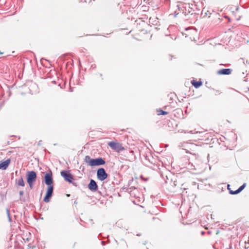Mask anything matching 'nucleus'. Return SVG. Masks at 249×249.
<instances>
[{
    "mask_svg": "<svg viewBox=\"0 0 249 249\" xmlns=\"http://www.w3.org/2000/svg\"><path fill=\"white\" fill-rule=\"evenodd\" d=\"M6 211L7 216L8 219V221L9 222H12V218L10 216V210L9 209L7 208L6 210Z\"/></svg>",
    "mask_w": 249,
    "mask_h": 249,
    "instance_id": "17",
    "label": "nucleus"
},
{
    "mask_svg": "<svg viewBox=\"0 0 249 249\" xmlns=\"http://www.w3.org/2000/svg\"><path fill=\"white\" fill-rule=\"evenodd\" d=\"M196 147V145L193 143H186L183 145L182 149L185 150L187 153L192 154L190 150Z\"/></svg>",
    "mask_w": 249,
    "mask_h": 249,
    "instance_id": "10",
    "label": "nucleus"
},
{
    "mask_svg": "<svg viewBox=\"0 0 249 249\" xmlns=\"http://www.w3.org/2000/svg\"><path fill=\"white\" fill-rule=\"evenodd\" d=\"M171 185L173 187H176L177 185V181L176 179L175 180H173V179H171Z\"/></svg>",
    "mask_w": 249,
    "mask_h": 249,
    "instance_id": "20",
    "label": "nucleus"
},
{
    "mask_svg": "<svg viewBox=\"0 0 249 249\" xmlns=\"http://www.w3.org/2000/svg\"><path fill=\"white\" fill-rule=\"evenodd\" d=\"M27 181L31 189L33 188V183L36 180L37 176L35 171H28L26 174Z\"/></svg>",
    "mask_w": 249,
    "mask_h": 249,
    "instance_id": "2",
    "label": "nucleus"
},
{
    "mask_svg": "<svg viewBox=\"0 0 249 249\" xmlns=\"http://www.w3.org/2000/svg\"><path fill=\"white\" fill-rule=\"evenodd\" d=\"M241 191L239 189H237L236 190L233 191H230V194L231 195H236L239 193H240Z\"/></svg>",
    "mask_w": 249,
    "mask_h": 249,
    "instance_id": "19",
    "label": "nucleus"
},
{
    "mask_svg": "<svg viewBox=\"0 0 249 249\" xmlns=\"http://www.w3.org/2000/svg\"><path fill=\"white\" fill-rule=\"evenodd\" d=\"M61 175L63 177L65 180L69 183H72L73 180V176L69 171L63 170L60 173Z\"/></svg>",
    "mask_w": 249,
    "mask_h": 249,
    "instance_id": "6",
    "label": "nucleus"
},
{
    "mask_svg": "<svg viewBox=\"0 0 249 249\" xmlns=\"http://www.w3.org/2000/svg\"><path fill=\"white\" fill-rule=\"evenodd\" d=\"M74 204H77V202L76 201H75Z\"/></svg>",
    "mask_w": 249,
    "mask_h": 249,
    "instance_id": "31",
    "label": "nucleus"
},
{
    "mask_svg": "<svg viewBox=\"0 0 249 249\" xmlns=\"http://www.w3.org/2000/svg\"><path fill=\"white\" fill-rule=\"evenodd\" d=\"M152 20H153V19H152L151 18H150L149 21L151 22Z\"/></svg>",
    "mask_w": 249,
    "mask_h": 249,
    "instance_id": "28",
    "label": "nucleus"
},
{
    "mask_svg": "<svg viewBox=\"0 0 249 249\" xmlns=\"http://www.w3.org/2000/svg\"><path fill=\"white\" fill-rule=\"evenodd\" d=\"M19 195L20 196V197L19 198V199L21 201L25 202V199L24 197H21L22 196H23L24 194V192L23 191H20L19 192Z\"/></svg>",
    "mask_w": 249,
    "mask_h": 249,
    "instance_id": "18",
    "label": "nucleus"
},
{
    "mask_svg": "<svg viewBox=\"0 0 249 249\" xmlns=\"http://www.w3.org/2000/svg\"><path fill=\"white\" fill-rule=\"evenodd\" d=\"M108 177V174L104 168H100L97 171V178L100 181L105 180Z\"/></svg>",
    "mask_w": 249,
    "mask_h": 249,
    "instance_id": "4",
    "label": "nucleus"
},
{
    "mask_svg": "<svg viewBox=\"0 0 249 249\" xmlns=\"http://www.w3.org/2000/svg\"><path fill=\"white\" fill-rule=\"evenodd\" d=\"M53 186H48L45 196L44 198V201L46 203L50 202V199L53 196Z\"/></svg>",
    "mask_w": 249,
    "mask_h": 249,
    "instance_id": "5",
    "label": "nucleus"
},
{
    "mask_svg": "<svg viewBox=\"0 0 249 249\" xmlns=\"http://www.w3.org/2000/svg\"><path fill=\"white\" fill-rule=\"evenodd\" d=\"M17 183L19 186H24L25 185V183H24V181L23 180L22 177H20L18 179Z\"/></svg>",
    "mask_w": 249,
    "mask_h": 249,
    "instance_id": "16",
    "label": "nucleus"
},
{
    "mask_svg": "<svg viewBox=\"0 0 249 249\" xmlns=\"http://www.w3.org/2000/svg\"><path fill=\"white\" fill-rule=\"evenodd\" d=\"M201 234H204V231H202V232H201Z\"/></svg>",
    "mask_w": 249,
    "mask_h": 249,
    "instance_id": "30",
    "label": "nucleus"
},
{
    "mask_svg": "<svg viewBox=\"0 0 249 249\" xmlns=\"http://www.w3.org/2000/svg\"><path fill=\"white\" fill-rule=\"evenodd\" d=\"M136 235L138 236H140L141 235V234H140V233H138V234H137Z\"/></svg>",
    "mask_w": 249,
    "mask_h": 249,
    "instance_id": "26",
    "label": "nucleus"
},
{
    "mask_svg": "<svg viewBox=\"0 0 249 249\" xmlns=\"http://www.w3.org/2000/svg\"><path fill=\"white\" fill-rule=\"evenodd\" d=\"M238 9H239L238 7H236V11L238 10Z\"/></svg>",
    "mask_w": 249,
    "mask_h": 249,
    "instance_id": "29",
    "label": "nucleus"
},
{
    "mask_svg": "<svg viewBox=\"0 0 249 249\" xmlns=\"http://www.w3.org/2000/svg\"><path fill=\"white\" fill-rule=\"evenodd\" d=\"M44 181L45 184L48 185V186H53L52 185L53 183V179L52 177V173L51 171H50V173H47L44 176Z\"/></svg>",
    "mask_w": 249,
    "mask_h": 249,
    "instance_id": "7",
    "label": "nucleus"
},
{
    "mask_svg": "<svg viewBox=\"0 0 249 249\" xmlns=\"http://www.w3.org/2000/svg\"><path fill=\"white\" fill-rule=\"evenodd\" d=\"M191 83L193 85V86H194L196 88H199L202 84V83L201 81H196L194 80L191 81Z\"/></svg>",
    "mask_w": 249,
    "mask_h": 249,
    "instance_id": "14",
    "label": "nucleus"
},
{
    "mask_svg": "<svg viewBox=\"0 0 249 249\" xmlns=\"http://www.w3.org/2000/svg\"><path fill=\"white\" fill-rule=\"evenodd\" d=\"M127 192L129 193L131 196L134 197H139L140 192L138 188L131 187L127 189Z\"/></svg>",
    "mask_w": 249,
    "mask_h": 249,
    "instance_id": "8",
    "label": "nucleus"
},
{
    "mask_svg": "<svg viewBox=\"0 0 249 249\" xmlns=\"http://www.w3.org/2000/svg\"><path fill=\"white\" fill-rule=\"evenodd\" d=\"M119 223H120V222H119V221H118V222L116 223V225H119Z\"/></svg>",
    "mask_w": 249,
    "mask_h": 249,
    "instance_id": "27",
    "label": "nucleus"
},
{
    "mask_svg": "<svg viewBox=\"0 0 249 249\" xmlns=\"http://www.w3.org/2000/svg\"><path fill=\"white\" fill-rule=\"evenodd\" d=\"M108 145L110 148L117 152H120L124 149V148L121 143L113 141L109 142Z\"/></svg>",
    "mask_w": 249,
    "mask_h": 249,
    "instance_id": "3",
    "label": "nucleus"
},
{
    "mask_svg": "<svg viewBox=\"0 0 249 249\" xmlns=\"http://www.w3.org/2000/svg\"><path fill=\"white\" fill-rule=\"evenodd\" d=\"M101 243H102V244L103 246H104V245H105V242H104V241H102V242H101Z\"/></svg>",
    "mask_w": 249,
    "mask_h": 249,
    "instance_id": "25",
    "label": "nucleus"
},
{
    "mask_svg": "<svg viewBox=\"0 0 249 249\" xmlns=\"http://www.w3.org/2000/svg\"><path fill=\"white\" fill-rule=\"evenodd\" d=\"M230 185L229 184H228V186H227V187H228V189L229 191H231V190H230Z\"/></svg>",
    "mask_w": 249,
    "mask_h": 249,
    "instance_id": "23",
    "label": "nucleus"
},
{
    "mask_svg": "<svg viewBox=\"0 0 249 249\" xmlns=\"http://www.w3.org/2000/svg\"><path fill=\"white\" fill-rule=\"evenodd\" d=\"M232 70L231 69H222L217 71L218 74L229 75L231 73Z\"/></svg>",
    "mask_w": 249,
    "mask_h": 249,
    "instance_id": "13",
    "label": "nucleus"
},
{
    "mask_svg": "<svg viewBox=\"0 0 249 249\" xmlns=\"http://www.w3.org/2000/svg\"><path fill=\"white\" fill-rule=\"evenodd\" d=\"M158 115H164L168 114V112L167 111H165L161 109H159L157 110Z\"/></svg>",
    "mask_w": 249,
    "mask_h": 249,
    "instance_id": "15",
    "label": "nucleus"
},
{
    "mask_svg": "<svg viewBox=\"0 0 249 249\" xmlns=\"http://www.w3.org/2000/svg\"><path fill=\"white\" fill-rule=\"evenodd\" d=\"M84 161L90 166H100L105 164V160L101 157L96 159H91L89 156H86Z\"/></svg>",
    "mask_w": 249,
    "mask_h": 249,
    "instance_id": "1",
    "label": "nucleus"
},
{
    "mask_svg": "<svg viewBox=\"0 0 249 249\" xmlns=\"http://www.w3.org/2000/svg\"><path fill=\"white\" fill-rule=\"evenodd\" d=\"M146 243H147V241H145L143 243V244L144 245H146Z\"/></svg>",
    "mask_w": 249,
    "mask_h": 249,
    "instance_id": "24",
    "label": "nucleus"
},
{
    "mask_svg": "<svg viewBox=\"0 0 249 249\" xmlns=\"http://www.w3.org/2000/svg\"><path fill=\"white\" fill-rule=\"evenodd\" d=\"M116 242L122 249H127L128 248L126 242L123 239H121L119 242L116 240Z\"/></svg>",
    "mask_w": 249,
    "mask_h": 249,
    "instance_id": "12",
    "label": "nucleus"
},
{
    "mask_svg": "<svg viewBox=\"0 0 249 249\" xmlns=\"http://www.w3.org/2000/svg\"><path fill=\"white\" fill-rule=\"evenodd\" d=\"M88 188L92 192L96 191L98 190V185L96 182L94 180L91 179L88 184Z\"/></svg>",
    "mask_w": 249,
    "mask_h": 249,
    "instance_id": "9",
    "label": "nucleus"
},
{
    "mask_svg": "<svg viewBox=\"0 0 249 249\" xmlns=\"http://www.w3.org/2000/svg\"><path fill=\"white\" fill-rule=\"evenodd\" d=\"M209 12L208 11L207 12H205V10L203 9L202 11V15H203V17H206L208 15V13Z\"/></svg>",
    "mask_w": 249,
    "mask_h": 249,
    "instance_id": "22",
    "label": "nucleus"
},
{
    "mask_svg": "<svg viewBox=\"0 0 249 249\" xmlns=\"http://www.w3.org/2000/svg\"><path fill=\"white\" fill-rule=\"evenodd\" d=\"M246 183H244L242 185H241L240 187H239V189L242 191L246 187Z\"/></svg>",
    "mask_w": 249,
    "mask_h": 249,
    "instance_id": "21",
    "label": "nucleus"
},
{
    "mask_svg": "<svg viewBox=\"0 0 249 249\" xmlns=\"http://www.w3.org/2000/svg\"><path fill=\"white\" fill-rule=\"evenodd\" d=\"M11 162V160L8 159L5 161L0 162V169L6 170Z\"/></svg>",
    "mask_w": 249,
    "mask_h": 249,
    "instance_id": "11",
    "label": "nucleus"
}]
</instances>
